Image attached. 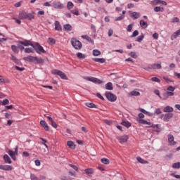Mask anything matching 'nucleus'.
Instances as JSON below:
<instances>
[{"instance_id":"nucleus-47","label":"nucleus","mask_w":180,"mask_h":180,"mask_svg":"<svg viewBox=\"0 0 180 180\" xmlns=\"http://www.w3.org/2000/svg\"><path fill=\"white\" fill-rule=\"evenodd\" d=\"M167 90L168 91V92H174V91H175V87L169 86L167 88Z\"/></svg>"},{"instance_id":"nucleus-45","label":"nucleus","mask_w":180,"mask_h":180,"mask_svg":"<svg viewBox=\"0 0 180 180\" xmlns=\"http://www.w3.org/2000/svg\"><path fill=\"white\" fill-rule=\"evenodd\" d=\"M178 36H180V29L173 34L172 37H174V39H176Z\"/></svg>"},{"instance_id":"nucleus-2","label":"nucleus","mask_w":180,"mask_h":180,"mask_svg":"<svg viewBox=\"0 0 180 180\" xmlns=\"http://www.w3.org/2000/svg\"><path fill=\"white\" fill-rule=\"evenodd\" d=\"M32 49H34V50L36 51V53H37V54H41V53L44 54L46 53V50H44L43 46H41V45H40V44L37 42H35L34 44Z\"/></svg>"},{"instance_id":"nucleus-39","label":"nucleus","mask_w":180,"mask_h":180,"mask_svg":"<svg viewBox=\"0 0 180 180\" xmlns=\"http://www.w3.org/2000/svg\"><path fill=\"white\" fill-rule=\"evenodd\" d=\"M93 56H94V57H98V56H101V51L97 49L93 50Z\"/></svg>"},{"instance_id":"nucleus-50","label":"nucleus","mask_w":180,"mask_h":180,"mask_svg":"<svg viewBox=\"0 0 180 180\" xmlns=\"http://www.w3.org/2000/svg\"><path fill=\"white\" fill-rule=\"evenodd\" d=\"M133 26H134V24H129L128 26H127V32H131V30L133 29Z\"/></svg>"},{"instance_id":"nucleus-26","label":"nucleus","mask_w":180,"mask_h":180,"mask_svg":"<svg viewBox=\"0 0 180 180\" xmlns=\"http://www.w3.org/2000/svg\"><path fill=\"white\" fill-rule=\"evenodd\" d=\"M139 25L141 27H143V29H146V27L148 26V25H147V22L144 21L143 20H140Z\"/></svg>"},{"instance_id":"nucleus-34","label":"nucleus","mask_w":180,"mask_h":180,"mask_svg":"<svg viewBox=\"0 0 180 180\" xmlns=\"http://www.w3.org/2000/svg\"><path fill=\"white\" fill-rule=\"evenodd\" d=\"M143 40H144V34H141V35L139 36L136 38V41H138V43H141Z\"/></svg>"},{"instance_id":"nucleus-5","label":"nucleus","mask_w":180,"mask_h":180,"mask_svg":"<svg viewBox=\"0 0 180 180\" xmlns=\"http://www.w3.org/2000/svg\"><path fill=\"white\" fill-rule=\"evenodd\" d=\"M138 122L140 124H147V127H153V129L158 127V124H153L151 122L146 121V120H139Z\"/></svg>"},{"instance_id":"nucleus-1","label":"nucleus","mask_w":180,"mask_h":180,"mask_svg":"<svg viewBox=\"0 0 180 180\" xmlns=\"http://www.w3.org/2000/svg\"><path fill=\"white\" fill-rule=\"evenodd\" d=\"M23 60H25V61H28L29 63H33L34 64H43V63H44V59L32 56L24 57Z\"/></svg>"},{"instance_id":"nucleus-3","label":"nucleus","mask_w":180,"mask_h":180,"mask_svg":"<svg viewBox=\"0 0 180 180\" xmlns=\"http://www.w3.org/2000/svg\"><path fill=\"white\" fill-rule=\"evenodd\" d=\"M71 44L75 50H81L82 49V43L75 38L71 39Z\"/></svg>"},{"instance_id":"nucleus-56","label":"nucleus","mask_w":180,"mask_h":180,"mask_svg":"<svg viewBox=\"0 0 180 180\" xmlns=\"http://www.w3.org/2000/svg\"><path fill=\"white\" fill-rule=\"evenodd\" d=\"M48 40L49 43H51L52 44H56V39H54L53 38L49 37Z\"/></svg>"},{"instance_id":"nucleus-60","label":"nucleus","mask_w":180,"mask_h":180,"mask_svg":"<svg viewBox=\"0 0 180 180\" xmlns=\"http://www.w3.org/2000/svg\"><path fill=\"white\" fill-rule=\"evenodd\" d=\"M15 70H17V71H25V68H20V67H18V66H15Z\"/></svg>"},{"instance_id":"nucleus-17","label":"nucleus","mask_w":180,"mask_h":180,"mask_svg":"<svg viewBox=\"0 0 180 180\" xmlns=\"http://www.w3.org/2000/svg\"><path fill=\"white\" fill-rule=\"evenodd\" d=\"M140 16H141V14H140V13H137V12H132L130 14V18H131V19H139V18H140Z\"/></svg>"},{"instance_id":"nucleus-9","label":"nucleus","mask_w":180,"mask_h":180,"mask_svg":"<svg viewBox=\"0 0 180 180\" xmlns=\"http://www.w3.org/2000/svg\"><path fill=\"white\" fill-rule=\"evenodd\" d=\"M52 6L54 8V9H63L64 8V4H63L60 1H53Z\"/></svg>"},{"instance_id":"nucleus-37","label":"nucleus","mask_w":180,"mask_h":180,"mask_svg":"<svg viewBox=\"0 0 180 180\" xmlns=\"http://www.w3.org/2000/svg\"><path fill=\"white\" fill-rule=\"evenodd\" d=\"M136 160L138 161V162H140L141 164H147L148 162L145 160H143V158H140V157H137Z\"/></svg>"},{"instance_id":"nucleus-15","label":"nucleus","mask_w":180,"mask_h":180,"mask_svg":"<svg viewBox=\"0 0 180 180\" xmlns=\"http://www.w3.org/2000/svg\"><path fill=\"white\" fill-rule=\"evenodd\" d=\"M153 5H165L167 6V1H164L162 0H153L152 1Z\"/></svg>"},{"instance_id":"nucleus-24","label":"nucleus","mask_w":180,"mask_h":180,"mask_svg":"<svg viewBox=\"0 0 180 180\" xmlns=\"http://www.w3.org/2000/svg\"><path fill=\"white\" fill-rule=\"evenodd\" d=\"M139 110L141 112V113H143L144 115H147V116H153L154 115L153 112H150L144 110L143 108H139Z\"/></svg>"},{"instance_id":"nucleus-35","label":"nucleus","mask_w":180,"mask_h":180,"mask_svg":"<svg viewBox=\"0 0 180 180\" xmlns=\"http://www.w3.org/2000/svg\"><path fill=\"white\" fill-rule=\"evenodd\" d=\"M25 19H27L28 20H32L34 19V15L32 13H27Z\"/></svg>"},{"instance_id":"nucleus-36","label":"nucleus","mask_w":180,"mask_h":180,"mask_svg":"<svg viewBox=\"0 0 180 180\" xmlns=\"http://www.w3.org/2000/svg\"><path fill=\"white\" fill-rule=\"evenodd\" d=\"M25 53L27 54H30V53H34V49L32 48H25Z\"/></svg>"},{"instance_id":"nucleus-46","label":"nucleus","mask_w":180,"mask_h":180,"mask_svg":"<svg viewBox=\"0 0 180 180\" xmlns=\"http://www.w3.org/2000/svg\"><path fill=\"white\" fill-rule=\"evenodd\" d=\"M11 60L15 63L19 64V60L16 58L13 55L11 54Z\"/></svg>"},{"instance_id":"nucleus-18","label":"nucleus","mask_w":180,"mask_h":180,"mask_svg":"<svg viewBox=\"0 0 180 180\" xmlns=\"http://www.w3.org/2000/svg\"><path fill=\"white\" fill-rule=\"evenodd\" d=\"M40 124L41 126H42V127H44V130H46V131H49V127L47 124V123L46 122V121L44 120H41L40 121Z\"/></svg>"},{"instance_id":"nucleus-61","label":"nucleus","mask_w":180,"mask_h":180,"mask_svg":"<svg viewBox=\"0 0 180 180\" xmlns=\"http://www.w3.org/2000/svg\"><path fill=\"white\" fill-rule=\"evenodd\" d=\"M166 95L167 96H174V91H167Z\"/></svg>"},{"instance_id":"nucleus-53","label":"nucleus","mask_w":180,"mask_h":180,"mask_svg":"<svg viewBox=\"0 0 180 180\" xmlns=\"http://www.w3.org/2000/svg\"><path fill=\"white\" fill-rule=\"evenodd\" d=\"M69 167L75 169V171H78V167H77L75 165L69 164Z\"/></svg>"},{"instance_id":"nucleus-32","label":"nucleus","mask_w":180,"mask_h":180,"mask_svg":"<svg viewBox=\"0 0 180 180\" xmlns=\"http://www.w3.org/2000/svg\"><path fill=\"white\" fill-rule=\"evenodd\" d=\"M172 167L174 168V169H179L180 162L173 163Z\"/></svg>"},{"instance_id":"nucleus-20","label":"nucleus","mask_w":180,"mask_h":180,"mask_svg":"<svg viewBox=\"0 0 180 180\" xmlns=\"http://www.w3.org/2000/svg\"><path fill=\"white\" fill-rule=\"evenodd\" d=\"M1 169L3 171H12V169H13V167L11 165H2V167Z\"/></svg>"},{"instance_id":"nucleus-28","label":"nucleus","mask_w":180,"mask_h":180,"mask_svg":"<svg viewBox=\"0 0 180 180\" xmlns=\"http://www.w3.org/2000/svg\"><path fill=\"white\" fill-rule=\"evenodd\" d=\"M27 14V12H25V11H22V12H20V13H19V15H18V16H19L20 19L23 20V19H26Z\"/></svg>"},{"instance_id":"nucleus-25","label":"nucleus","mask_w":180,"mask_h":180,"mask_svg":"<svg viewBox=\"0 0 180 180\" xmlns=\"http://www.w3.org/2000/svg\"><path fill=\"white\" fill-rule=\"evenodd\" d=\"M55 30L60 32L62 30L61 25H60V22L56 21L55 22Z\"/></svg>"},{"instance_id":"nucleus-7","label":"nucleus","mask_w":180,"mask_h":180,"mask_svg":"<svg viewBox=\"0 0 180 180\" xmlns=\"http://www.w3.org/2000/svg\"><path fill=\"white\" fill-rule=\"evenodd\" d=\"M84 79H86V81H89L90 82H94V84H102V80L94 77H84Z\"/></svg>"},{"instance_id":"nucleus-64","label":"nucleus","mask_w":180,"mask_h":180,"mask_svg":"<svg viewBox=\"0 0 180 180\" xmlns=\"http://www.w3.org/2000/svg\"><path fill=\"white\" fill-rule=\"evenodd\" d=\"M91 29L93 30L94 33H96V27L93 24L91 25Z\"/></svg>"},{"instance_id":"nucleus-44","label":"nucleus","mask_w":180,"mask_h":180,"mask_svg":"<svg viewBox=\"0 0 180 180\" xmlns=\"http://www.w3.org/2000/svg\"><path fill=\"white\" fill-rule=\"evenodd\" d=\"M11 49H12L14 53H15L16 54H18V53H19V50L18 49V46H16L15 45H12Z\"/></svg>"},{"instance_id":"nucleus-38","label":"nucleus","mask_w":180,"mask_h":180,"mask_svg":"<svg viewBox=\"0 0 180 180\" xmlns=\"http://www.w3.org/2000/svg\"><path fill=\"white\" fill-rule=\"evenodd\" d=\"M85 105L87 106V108H91V109L96 108V105L93 103H86Z\"/></svg>"},{"instance_id":"nucleus-29","label":"nucleus","mask_w":180,"mask_h":180,"mask_svg":"<svg viewBox=\"0 0 180 180\" xmlns=\"http://www.w3.org/2000/svg\"><path fill=\"white\" fill-rule=\"evenodd\" d=\"M129 96H140V92H139L136 90H134L129 93Z\"/></svg>"},{"instance_id":"nucleus-43","label":"nucleus","mask_w":180,"mask_h":180,"mask_svg":"<svg viewBox=\"0 0 180 180\" xmlns=\"http://www.w3.org/2000/svg\"><path fill=\"white\" fill-rule=\"evenodd\" d=\"M77 58H80V59H84L85 58V55H84L81 52H78L77 54Z\"/></svg>"},{"instance_id":"nucleus-19","label":"nucleus","mask_w":180,"mask_h":180,"mask_svg":"<svg viewBox=\"0 0 180 180\" xmlns=\"http://www.w3.org/2000/svg\"><path fill=\"white\" fill-rule=\"evenodd\" d=\"M163 112H165V113H171L174 112V108L167 105L163 109Z\"/></svg>"},{"instance_id":"nucleus-23","label":"nucleus","mask_w":180,"mask_h":180,"mask_svg":"<svg viewBox=\"0 0 180 180\" xmlns=\"http://www.w3.org/2000/svg\"><path fill=\"white\" fill-rule=\"evenodd\" d=\"M107 91H112L113 89V84L112 82H108L105 86Z\"/></svg>"},{"instance_id":"nucleus-59","label":"nucleus","mask_w":180,"mask_h":180,"mask_svg":"<svg viewBox=\"0 0 180 180\" xmlns=\"http://www.w3.org/2000/svg\"><path fill=\"white\" fill-rule=\"evenodd\" d=\"M71 12L73 13V15H76V16L79 15V12L77 10H72Z\"/></svg>"},{"instance_id":"nucleus-40","label":"nucleus","mask_w":180,"mask_h":180,"mask_svg":"<svg viewBox=\"0 0 180 180\" xmlns=\"http://www.w3.org/2000/svg\"><path fill=\"white\" fill-rule=\"evenodd\" d=\"M101 162L102 164H105V165H108L109 164V160L107 158H103L101 159Z\"/></svg>"},{"instance_id":"nucleus-51","label":"nucleus","mask_w":180,"mask_h":180,"mask_svg":"<svg viewBox=\"0 0 180 180\" xmlns=\"http://www.w3.org/2000/svg\"><path fill=\"white\" fill-rule=\"evenodd\" d=\"M136 36H139V30H134L131 37H136Z\"/></svg>"},{"instance_id":"nucleus-42","label":"nucleus","mask_w":180,"mask_h":180,"mask_svg":"<svg viewBox=\"0 0 180 180\" xmlns=\"http://www.w3.org/2000/svg\"><path fill=\"white\" fill-rule=\"evenodd\" d=\"M68 9H72L74 8V4L72 1H68L67 4Z\"/></svg>"},{"instance_id":"nucleus-10","label":"nucleus","mask_w":180,"mask_h":180,"mask_svg":"<svg viewBox=\"0 0 180 180\" xmlns=\"http://www.w3.org/2000/svg\"><path fill=\"white\" fill-rule=\"evenodd\" d=\"M174 117V114L172 113H166V114H162L161 115V119H163L164 122H168L169 119H172Z\"/></svg>"},{"instance_id":"nucleus-62","label":"nucleus","mask_w":180,"mask_h":180,"mask_svg":"<svg viewBox=\"0 0 180 180\" xmlns=\"http://www.w3.org/2000/svg\"><path fill=\"white\" fill-rule=\"evenodd\" d=\"M34 162H35V165H37V167H40V165H41V163L39 160H36L34 161Z\"/></svg>"},{"instance_id":"nucleus-31","label":"nucleus","mask_w":180,"mask_h":180,"mask_svg":"<svg viewBox=\"0 0 180 180\" xmlns=\"http://www.w3.org/2000/svg\"><path fill=\"white\" fill-rule=\"evenodd\" d=\"M121 124L125 127H127V129L131 126V123H130L129 121H122Z\"/></svg>"},{"instance_id":"nucleus-54","label":"nucleus","mask_w":180,"mask_h":180,"mask_svg":"<svg viewBox=\"0 0 180 180\" xmlns=\"http://www.w3.org/2000/svg\"><path fill=\"white\" fill-rule=\"evenodd\" d=\"M151 81L153 82H161V80L158 77H152Z\"/></svg>"},{"instance_id":"nucleus-58","label":"nucleus","mask_w":180,"mask_h":180,"mask_svg":"<svg viewBox=\"0 0 180 180\" xmlns=\"http://www.w3.org/2000/svg\"><path fill=\"white\" fill-rule=\"evenodd\" d=\"M158 37H159L158 33L155 32L154 34H153V38L155 40H158Z\"/></svg>"},{"instance_id":"nucleus-55","label":"nucleus","mask_w":180,"mask_h":180,"mask_svg":"<svg viewBox=\"0 0 180 180\" xmlns=\"http://www.w3.org/2000/svg\"><path fill=\"white\" fill-rule=\"evenodd\" d=\"M30 179L31 180H39V178H37V176L33 174H30Z\"/></svg>"},{"instance_id":"nucleus-14","label":"nucleus","mask_w":180,"mask_h":180,"mask_svg":"<svg viewBox=\"0 0 180 180\" xmlns=\"http://www.w3.org/2000/svg\"><path fill=\"white\" fill-rule=\"evenodd\" d=\"M119 143H126L129 140V136L123 135L117 138Z\"/></svg>"},{"instance_id":"nucleus-21","label":"nucleus","mask_w":180,"mask_h":180,"mask_svg":"<svg viewBox=\"0 0 180 180\" xmlns=\"http://www.w3.org/2000/svg\"><path fill=\"white\" fill-rule=\"evenodd\" d=\"M93 60L95 61V63H100L101 64H103V63L106 62V59L103 58H94Z\"/></svg>"},{"instance_id":"nucleus-16","label":"nucleus","mask_w":180,"mask_h":180,"mask_svg":"<svg viewBox=\"0 0 180 180\" xmlns=\"http://www.w3.org/2000/svg\"><path fill=\"white\" fill-rule=\"evenodd\" d=\"M4 161L5 164H12V160H11V158L7 154L4 155L3 156Z\"/></svg>"},{"instance_id":"nucleus-30","label":"nucleus","mask_w":180,"mask_h":180,"mask_svg":"<svg viewBox=\"0 0 180 180\" xmlns=\"http://www.w3.org/2000/svg\"><path fill=\"white\" fill-rule=\"evenodd\" d=\"M67 146H68L69 148H72V150H74V148H75V144H74V142L71 141H68L67 142Z\"/></svg>"},{"instance_id":"nucleus-63","label":"nucleus","mask_w":180,"mask_h":180,"mask_svg":"<svg viewBox=\"0 0 180 180\" xmlns=\"http://www.w3.org/2000/svg\"><path fill=\"white\" fill-rule=\"evenodd\" d=\"M130 56L132 57V58H137V55H136V52H131Z\"/></svg>"},{"instance_id":"nucleus-41","label":"nucleus","mask_w":180,"mask_h":180,"mask_svg":"<svg viewBox=\"0 0 180 180\" xmlns=\"http://www.w3.org/2000/svg\"><path fill=\"white\" fill-rule=\"evenodd\" d=\"M162 11H164V8H162V7L156 6L154 8L155 12H162Z\"/></svg>"},{"instance_id":"nucleus-33","label":"nucleus","mask_w":180,"mask_h":180,"mask_svg":"<svg viewBox=\"0 0 180 180\" xmlns=\"http://www.w3.org/2000/svg\"><path fill=\"white\" fill-rule=\"evenodd\" d=\"M64 29H65V30H68V32H71V30H72V26H71V25L70 24H66L63 25Z\"/></svg>"},{"instance_id":"nucleus-52","label":"nucleus","mask_w":180,"mask_h":180,"mask_svg":"<svg viewBox=\"0 0 180 180\" xmlns=\"http://www.w3.org/2000/svg\"><path fill=\"white\" fill-rule=\"evenodd\" d=\"M124 19V15H120L115 19V22L123 20Z\"/></svg>"},{"instance_id":"nucleus-22","label":"nucleus","mask_w":180,"mask_h":180,"mask_svg":"<svg viewBox=\"0 0 180 180\" xmlns=\"http://www.w3.org/2000/svg\"><path fill=\"white\" fill-rule=\"evenodd\" d=\"M84 172L86 175H88L89 176H91V175H92L94 174V169L87 168V169H84Z\"/></svg>"},{"instance_id":"nucleus-49","label":"nucleus","mask_w":180,"mask_h":180,"mask_svg":"<svg viewBox=\"0 0 180 180\" xmlns=\"http://www.w3.org/2000/svg\"><path fill=\"white\" fill-rule=\"evenodd\" d=\"M172 23H179V18L177 17H174L172 19Z\"/></svg>"},{"instance_id":"nucleus-48","label":"nucleus","mask_w":180,"mask_h":180,"mask_svg":"<svg viewBox=\"0 0 180 180\" xmlns=\"http://www.w3.org/2000/svg\"><path fill=\"white\" fill-rule=\"evenodd\" d=\"M1 105L2 106H5V105H9V100L8 99H4L2 102H1Z\"/></svg>"},{"instance_id":"nucleus-27","label":"nucleus","mask_w":180,"mask_h":180,"mask_svg":"<svg viewBox=\"0 0 180 180\" xmlns=\"http://www.w3.org/2000/svg\"><path fill=\"white\" fill-rule=\"evenodd\" d=\"M82 39H84V40H86L89 43H94V40L88 35H82Z\"/></svg>"},{"instance_id":"nucleus-13","label":"nucleus","mask_w":180,"mask_h":180,"mask_svg":"<svg viewBox=\"0 0 180 180\" xmlns=\"http://www.w3.org/2000/svg\"><path fill=\"white\" fill-rule=\"evenodd\" d=\"M20 44H22V46H25V47H28V46H31V47L33 48V46L34 44H32V41L30 40H24V41H20Z\"/></svg>"},{"instance_id":"nucleus-4","label":"nucleus","mask_w":180,"mask_h":180,"mask_svg":"<svg viewBox=\"0 0 180 180\" xmlns=\"http://www.w3.org/2000/svg\"><path fill=\"white\" fill-rule=\"evenodd\" d=\"M52 74H53L54 75H58L61 78V79H68V77L63 71L58 70H53L52 71Z\"/></svg>"},{"instance_id":"nucleus-6","label":"nucleus","mask_w":180,"mask_h":180,"mask_svg":"<svg viewBox=\"0 0 180 180\" xmlns=\"http://www.w3.org/2000/svg\"><path fill=\"white\" fill-rule=\"evenodd\" d=\"M105 96H106L108 101H109L110 102H115V101L117 99V97H116L115 94L109 91H106Z\"/></svg>"},{"instance_id":"nucleus-12","label":"nucleus","mask_w":180,"mask_h":180,"mask_svg":"<svg viewBox=\"0 0 180 180\" xmlns=\"http://www.w3.org/2000/svg\"><path fill=\"white\" fill-rule=\"evenodd\" d=\"M168 143L170 146H175L176 142L174 141V135L169 134L167 135Z\"/></svg>"},{"instance_id":"nucleus-57","label":"nucleus","mask_w":180,"mask_h":180,"mask_svg":"<svg viewBox=\"0 0 180 180\" xmlns=\"http://www.w3.org/2000/svg\"><path fill=\"white\" fill-rule=\"evenodd\" d=\"M51 124L52 127H54V129H57L58 125H57V123H56V122H54V120L51 122Z\"/></svg>"},{"instance_id":"nucleus-8","label":"nucleus","mask_w":180,"mask_h":180,"mask_svg":"<svg viewBox=\"0 0 180 180\" xmlns=\"http://www.w3.org/2000/svg\"><path fill=\"white\" fill-rule=\"evenodd\" d=\"M18 147L16 146L14 152L12 150H8V155L12 158V160H13V161H16V155H18Z\"/></svg>"},{"instance_id":"nucleus-11","label":"nucleus","mask_w":180,"mask_h":180,"mask_svg":"<svg viewBox=\"0 0 180 180\" xmlns=\"http://www.w3.org/2000/svg\"><path fill=\"white\" fill-rule=\"evenodd\" d=\"M161 69V64H153L150 66L143 68V70H160Z\"/></svg>"}]
</instances>
